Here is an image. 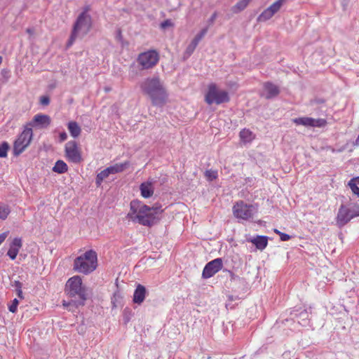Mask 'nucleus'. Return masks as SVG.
<instances>
[{"label":"nucleus","instance_id":"f257e3e1","mask_svg":"<svg viewBox=\"0 0 359 359\" xmlns=\"http://www.w3.org/2000/svg\"><path fill=\"white\" fill-rule=\"evenodd\" d=\"M65 292L71 299L69 302L63 301L62 305L65 308L71 310L69 307L72 306L77 308L85 304L87 299L86 288L83 285L80 276H74L67 280Z\"/></svg>","mask_w":359,"mask_h":359},{"label":"nucleus","instance_id":"f03ea898","mask_svg":"<svg viewBox=\"0 0 359 359\" xmlns=\"http://www.w3.org/2000/svg\"><path fill=\"white\" fill-rule=\"evenodd\" d=\"M127 218L135 223L149 227L156 224L160 219L159 217L155 216V214L151 212L149 206L138 200L130 202Z\"/></svg>","mask_w":359,"mask_h":359},{"label":"nucleus","instance_id":"7ed1b4c3","mask_svg":"<svg viewBox=\"0 0 359 359\" xmlns=\"http://www.w3.org/2000/svg\"><path fill=\"white\" fill-rule=\"evenodd\" d=\"M140 87L149 96L154 105L162 106L165 102L166 93L158 77L145 79L140 83Z\"/></svg>","mask_w":359,"mask_h":359},{"label":"nucleus","instance_id":"20e7f679","mask_svg":"<svg viewBox=\"0 0 359 359\" xmlns=\"http://www.w3.org/2000/svg\"><path fill=\"white\" fill-rule=\"evenodd\" d=\"M97 266V252L93 250H89L74 259L73 269L76 272L88 275L94 271Z\"/></svg>","mask_w":359,"mask_h":359},{"label":"nucleus","instance_id":"39448f33","mask_svg":"<svg viewBox=\"0 0 359 359\" xmlns=\"http://www.w3.org/2000/svg\"><path fill=\"white\" fill-rule=\"evenodd\" d=\"M92 26L91 17L87 13V10L81 12L74 24L73 29L67 43V48L71 47L76 38L83 37L90 30Z\"/></svg>","mask_w":359,"mask_h":359},{"label":"nucleus","instance_id":"423d86ee","mask_svg":"<svg viewBox=\"0 0 359 359\" xmlns=\"http://www.w3.org/2000/svg\"><path fill=\"white\" fill-rule=\"evenodd\" d=\"M359 216V205L349 203L341 205L336 217V222L339 227L346 225L354 217Z\"/></svg>","mask_w":359,"mask_h":359},{"label":"nucleus","instance_id":"0eeeda50","mask_svg":"<svg viewBox=\"0 0 359 359\" xmlns=\"http://www.w3.org/2000/svg\"><path fill=\"white\" fill-rule=\"evenodd\" d=\"M230 97L229 93L224 90L218 88L215 83H210L205 95V101L208 104H216L217 105L229 102Z\"/></svg>","mask_w":359,"mask_h":359},{"label":"nucleus","instance_id":"6e6552de","mask_svg":"<svg viewBox=\"0 0 359 359\" xmlns=\"http://www.w3.org/2000/svg\"><path fill=\"white\" fill-rule=\"evenodd\" d=\"M233 216L241 220L252 219L258 211L257 204H248L243 201H238L235 203L232 208Z\"/></svg>","mask_w":359,"mask_h":359},{"label":"nucleus","instance_id":"1a4fd4ad","mask_svg":"<svg viewBox=\"0 0 359 359\" xmlns=\"http://www.w3.org/2000/svg\"><path fill=\"white\" fill-rule=\"evenodd\" d=\"M32 130L31 128H25V130L19 135L13 144L14 156H19L29 145L32 139Z\"/></svg>","mask_w":359,"mask_h":359},{"label":"nucleus","instance_id":"9d476101","mask_svg":"<svg viewBox=\"0 0 359 359\" xmlns=\"http://www.w3.org/2000/svg\"><path fill=\"white\" fill-rule=\"evenodd\" d=\"M159 60V55L156 50H149L140 53L137 59L138 64L142 69H149L154 67Z\"/></svg>","mask_w":359,"mask_h":359},{"label":"nucleus","instance_id":"9b49d317","mask_svg":"<svg viewBox=\"0 0 359 359\" xmlns=\"http://www.w3.org/2000/svg\"><path fill=\"white\" fill-rule=\"evenodd\" d=\"M223 259L222 258H216L208 262L202 273V277L204 279H208L212 277L215 273L222 269Z\"/></svg>","mask_w":359,"mask_h":359},{"label":"nucleus","instance_id":"f8f14e48","mask_svg":"<svg viewBox=\"0 0 359 359\" xmlns=\"http://www.w3.org/2000/svg\"><path fill=\"white\" fill-rule=\"evenodd\" d=\"M65 150L66 157L69 161L74 163H79L81 161V155L76 141H69L67 142Z\"/></svg>","mask_w":359,"mask_h":359},{"label":"nucleus","instance_id":"ddd939ff","mask_svg":"<svg viewBox=\"0 0 359 359\" xmlns=\"http://www.w3.org/2000/svg\"><path fill=\"white\" fill-rule=\"evenodd\" d=\"M286 0H277L269 8L265 9L259 16L257 20L264 22L271 19L276 13H278Z\"/></svg>","mask_w":359,"mask_h":359},{"label":"nucleus","instance_id":"4468645a","mask_svg":"<svg viewBox=\"0 0 359 359\" xmlns=\"http://www.w3.org/2000/svg\"><path fill=\"white\" fill-rule=\"evenodd\" d=\"M292 319L297 320L298 323L303 327H306L309 325V313L306 309H294L291 313Z\"/></svg>","mask_w":359,"mask_h":359},{"label":"nucleus","instance_id":"2eb2a0df","mask_svg":"<svg viewBox=\"0 0 359 359\" xmlns=\"http://www.w3.org/2000/svg\"><path fill=\"white\" fill-rule=\"evenodd\" d=\"M50 123L51 120L49 116L38 114L34 116L33 119L28 125L35 128H46L50 126Z\"/></svg>","mask_w":359,"mask_h":359},{"label":"nucleus","instance_id":"dca6fc26","mask_svg":"<svg viewBox=\"0 0 359 359\" xmlns=\"http://www.w3.org/2000/svg\"><path fill=\"white\" fill-rule=\"evenodd\" d=\"M264 91L262 95L266 99H272L278 96L280 93L278 86L271 82H266L263 86Z\"/></svg>","mask_w":359,"mask_h":359},{"label":"nucleus","instance_id":"f3484780","mask_svg":"<svg viewBox=\"0 0 359 359\" xmlns=\"http://www.w3.org/2000/svg\"><path fill=\"white\" fill-rule=\"evenodd\" d=\"M22 246V241L20 238L16 237L13 240L7 252V255L11 259L14 260L16 258Z\"/></svg>","mask_w":359,"mask_h":359},{"label":"nucleus","instance_id":"a211bd4d","mask_svg":"<svg viewBox=\"0 0 359 359\" xmlns=\"http://www.w3.org/2000/svg\"><path fill=\"white\" fill-rule=\"evenodd\" d=\"M154 180H149L140 184V189L142 197L148 198L152 196L154 194Z\"/></svg>","mask_w":359,"mask_h":359},{"label":"nucleus","instance_id":"6ab92c4d","mask_svg":"<svg viewBox=\"0 0 359 359\" xmlns=\"http://www.w3.org/2000/svg\"><path fill=\"white\" fill-rule=\"evenodd\" d=\"M268 238L269 237L266 236L257 235L249 239L248 241L255 245L257 250L262 251L268 245Z\"/></svg>","mask_w":359,"mask_h":359},{"label":"nucleus","instance_id":"aec40b11","mask_svg":"<svg viewBox=\"0 0 359 359\" xmlns=\"http://www.w3.org/2000/svg\"><path fill=\"white\" fill-rule=\"evenodd\" d=\"M146 296V288L144 286L138 284L133 294V301L135 304H142Z\"/></svg>","mask_w":359,"mask_h":359},{"label":"nucleus","instance_id":"412c9836","mask_svg":"<svg viewBox=\"0 0 359 359\" xmlns=\"http://www.w3.org/2000/svg\"><path fill=\"white\" fill-rule=\"evenodd\" d=\"M129 161H125L121 163H116L113 165L108 167L107 168L109 169L110 174H116L123 172L129 166Z\"/></svg>","mask_w":359,"mask_h":359},{"label":"nucleus","instance_id":"4be33fe9","mask_svg":"<svg viewBox=\"0 0 359 359\" xmlns=\"http://www.w3.org/2000/svg\"><path fill=\"white\" fill-rule=\"evenodd\" d=\"M68 130L70 133V135L76 138L79 137L81 134V129L79 124L76 121H70L67 125Z\"/></svg>","mask_w":359,"mask_h":359},{"label":"nucleus","instance_id":"5701e85b","mask_svg":"<svg viewBox=\"0 0 359 359\" xmlns=\"http://www.w3.org/2000/svg\"><path fill=\"white\" fill-rule=\"evenodd\" d=\"M68 170V166L65 162L62 160H58L55 162L53 168V171L58 174H63Z\"/></svg>","mask_w":359,"mask_h":359},{"label":"nucleus","instance_id":"b1692460","mask_svg":"<svg viewBox=\"0 0 359 359\" xmlns=\"http://www.w3.org/2000/svg\"><path fill=\"white\" fill-rule=\"evenodd\" d=\"M240 138L241 141L245 143H249L253 140L255 136L250 130L248 129H243L239 133Z\"/></svg>","mask_w":359,"mask_h":359},{"label":"nucleus","instance_id":"393cba45","mask_svg":"<svg viewBox=\"0 0 359 359\" xmlns=\"http://www.w3.org/2000/svg\"><path fill=\"white\" fill-rule=\"evenodd\" d=\"M292 121L296 124V125H302V126H306V127H311V123H312V118L311 117H299V118H295L292 120Z\"/></svg>","mask_w":359,"mask_h":359},{"label":"nucleus","instance_id":"a878e982","mask_svg":"<svg viewBox=\"0 0 359 359\" xmlns=\"http://www.w3.org/2000/svg\"><path fill=\"white\" fill-rule=\"evenodd\" d=\"M357 184H359V177L351 179L348 183V185L351 189L352 192L358 197H359V187L357 186Z\"/></svg>","mask_w":359,"mask_h":359},{"label":"nucleus","instance_id":"bb28decb","mask_svg":"<svg viewBox=\"0 0 359 359\" xmlns=\"http://www.w3.org/2000/svg\"><path fill=\"white\" fill-rule=\"evenodd\" d=\"M109 175V170L107 168L99 172L95 178V184L97 187H100L102 184L103 180Z\"/></svg>","mask_w":359,"mask_h":359},{"label":"nucleus","instance_id":"cd10ccee","mask_svg":"<svg viewBox=\"0 0 359 359\" xmlns=\"http://www.w3.org/2000/svg\"><path fill=\"white\" fill-rule=\"evenodd\" d=\"M250 0H241L237 2L233 7L232 11L235 13H239L244 10L248 5Z\"/></svg>","mask_w":359,"mask_h":359},{"label":"nucleus","instance_id":"c85d7f7f","mask_svg":"<svg viewBox=\"0 0 359 359\" xmlns=\"http://www.w3.org/2000/svg\"><path fill=\"white\" fill-rule=\"evenodd\" d=\"M10 212L11 210L8 205L0 203V219H6Z\"/></svg>","mask_w":359,"mask_h":359},{"label":"nucleus","instance_id":"c756f323","mask_svg":"<svg viewBox=\"0 0 359 359\" xmlns=\"http://www.w3.org/2000/svg\"><path fill=\"white\" fill-rule=\"evenodd\" d=\"M10 148L7 142H2L0 144V158H5L8 155V151Z\"/></svg>","mask_w":359,"mask_h":359},{"label":"nucleus","instance_id":"7c9ffc66","mask_svg":"<svg viewBox=\"0 0 359 359\" xmlns=\"http://www.w3.org/2000/svg\"><path fill=\"white\" fill-rule=\"evenodd\" d=\"M205 176L209 182H212L217 178L218 173L217 171L215 170H207L205 172Z\"/></svg>","mask_w":359,"mask_h":359},{"label":"nucleus","instance_id":"2f4dec72","mask_svg":"<svg viewBox=\"0 0 359 359\" xmlns=\"http://www.w3.org/2000/svg\"><path fill=\"white\" fill-rule=\"evenodd\" d=\"M311 127H324L327 124V121L324 118H312Z\"/></svg>","mask_w":359,"mask_h":359},{"label":"nucleus","instance_id":"473e14b6","mask_svg":"<svg viewBox=\"0 0 359 359\" xmlns=\"http://www.w3.org/2000/svg\"><path fill=\"white\" fill-rule=\"evenodd\" d=\"M197 44L194 43L193 41L190 43V44L187 46L185 53L187 55V56H190L194 51L195 50L196 48L197 47Z\"/></svg>","mask_w":359,"mask_h":359},{"label":"nucleus","instance_id":"72a5a7b5","mask_svg":"<svg viewBox=\"0 0 359 359\" xmlns=\"http://www.w3.org/2000/svg\"><path fill=\"white\" fill-rule=\"evenodd\" d=\"M18 304L19 301L16 298H15L12 301V304L8 306L9 311L13 313H15L17 311Z\"/></svg>","mask_w":359,"mask_h":359},{"label":"nucleus","instance_id":"f704fd0d","mask_svg":"<svg viewBox=\"0 0 359 359\" xmlns=\"http://www.w3.org/2000/svg\"><path fill=\"white\" fill-rule=\"evenodd\" d=\"M150 208L151 209V212L155 214V216L158 217V215L163 212V210L161 209V206L159 205H155Z\"/></svg>","mask_w":359,"mask_h":359},{"label":"nucleus","instance_id":"c9c22d12","mask_svg":"<svg viewBox=\"0 0 359 359\" xmlns=\"http://www.w3.org/2000/svg\"><path fill=\"white\" fill-rule=\"evenodd\" d=\"M173 25L172 21L169 19L164 20L160 25V27L163 29H166L168 27H172Z\"/></svg>","mask_w":359,"mask_h":359},{"label":"nucleus","instance_id":"e433bc0d","mask_svg":"<svg viewBox=\"0 0 359 359\" xmlns=\"http://www.w3.org/2000/svg\"><path fill=\"white\" fill-rule=\"evenodd\" d=\"M50 103V98L48 96L44 95L40 97V104L43 106H47Z\"/></svg>","mask_w":359,"mask_h":359},{"label":"nucleus","instance_id":"4c0bfd02","mask_svg":"<svg viewBox=\"0 0 359 359\" xmlns=\"http://www.w3.org/2000/svg\"><path fill=\"white\" fill-rule=\"evenodd\" d=\"M11 286L15 287L16 291L20 290L22 287V284L19 280H15L11 283Z\"/></svg>","mask_w":359,"mask_h":359},{"label":"nucleus","instance_id":"58836bf2","mask_svg":"<svg viewBox=\"0 0 359 359\" xmlns=\"http://www.w3.org/2000/svg\"><path fill=\"white\" fill-rule=\"evenodd\" d=\"M291 238V236L287 234V233H280V238L282 241H287L288 240H290Z\"/></svg>","mask_w":359,"mask_h":359},{"label":"nucleus","instance_id":"ea45409f","mask_svg":"<svg viewBox=\"0 0 359 359\" xmlns=\"http://www.w3.org/2000/svg\"><path fill=\"white\" fill-rule=\"evenodd\" d=\"M208 32V27L202 29L199 33L196 34L200 39H203Z\"/></svg>","mask_w":359,"mask_h":359},{"label":"nucleus","instance_id":"a19ab883","mask_svg":"<svg viewBox=\"0 0 359 359\" xmlns=\"http://www.w3.org/2000/svg\"><path fill=\"white\" fill-rule=\"evenodd\" d=\"M59 138L60 142L65 141L67 138V133L65 131L60 133L59 135Z\"/></svg>","mask_w":359,"mask_h":359},{"label":"nucleus","instance_id":"79ce46f5","mask_svg":"<svg viewBox=\"0 0 359 359\" xmlns=\"http://www.w3.org/2000/svg\"><path fill=\"white\" fill-rule=\"evenodd\" d=\"M8 235L7 232H4L0 234V245L5 241Z\"/></svg>","mask_w":359,"mask_h":359},{"label":"nucleus","instance_id":"37998d69","mask_svg":"<svg viewBox=\"0 0 359 359\" xmlns=\"http://www.w3.org/2000/svg\"><path fill=\"white\" fill-rule=\"evenodd\" d=\"M16 293H17V295L18 297L21 299H24V295H23V293H22V288L20 289V290H16Z\"/></svg>","mask_w":359,"mask_h":359},{"label":"nucleus","instance_id":"c03bdc74","mask_svg":"<svg viewBox=\"0 0 359 359\" xmlns=\"http://www.w3.org/2000/svg\"><path fill=\"white\" fill-rule=\"evenodd\" d=\"M8 73H9V72L5 69L1 71L2 76L6 79L8 78Z\"/></svg>","mask_w":359,"mask_h":359},{"label":"nucleus","instance_id":"a18cd8bd","mask_svg":"<svg viewBox=\"0 0 359 359\" xmlns=\"http://www.w3.org/2000/svg\"><path fill=\"white\" fill-rule=\"evenodd\" d=\"M217 18V13H214L212 16L210 17V18L209 19V22L210 23H213V22L215 21V20Z\"/></svg>","mask_w":359,"mask_h":359},{"label":"nucleus","instance_id":"49530a36","mask_svg":"<svg viewBox=\"0 0 359 359\" xmlns=\"http://www.w3.org/2000/svg\"><path fill=\"white\" fill-rule=\"evenodd\" d=\"M201 39H200L198 36H197L196 35L195 36V37L193 39V41L194 43H196L197 45L198 44V43L201 41Z\"/></svg>","mask_w":359,"mask_h":359},{"label":"nucleus","instance_id":"de8ad7c7","mask_svg":"<svg viewBox=\"0 0 359 359\" xmlns=\"http://www.w3.org/2000/svg\"><path fill=\"white\" fill-rule=\"evenodd\" d=\"M349 0H341L342 6L345 8L348 3Z\"/></svg>","mask_w":359,"mask_h":359},{"label":"nucleus","instance_id":"09e8293b","mask_svg":"<svg viewBox=\"0 0 359 359\" xmlns=\"http://www.w3.org/2000/svg\"><path fill=\"white\" fill-rule=\"evenodd\" d=\"M26 32H27L28 34H32L34 33L33 29H31V28H27V30H26Z\"/></svg>","mask_w":359,"mask_h":359},{"label":"nucleus","instance_id":"8fccbe9b","mask_svg":"<svg viewBox=\"0 0 359 359\" xmlns=\"http://www.w3.org/2000/svg\"><path fill=\"white\" fill-rule=\"evenodd\" d=\"M354 144L355 146H359V134H358V137L356 138V140H355V141L354 142Z\"/></svg>","mask_w":359,"mask_h":359},{"label":"nucleus","instance_id":"3c124183","mask_svg":"<svg viewBox=\"0 0 359 359\" xmlns=\"http://www.w3.org/2000/svg\"><path fill=\"white\" fill-rule=\"evenodd\" d=\"M117 38H118V39H121V38H122L121 32L120 30H118V31Z\"/></svg>","mask_w":359,"mask_h":359},{"label":"nucleus","instance_id":"603ef678","mask_svg":"<svg viewBox=\"0 0 359 359\" xmlns=\"http://www.w3.org/2000/svg\"><path fill=\"white\" fill-rule=\"evenodd\" d=\"M237 299H238V297H236L235 298L233 296H229V299L231 300V301H233V300Z\"/></svg>","mask_w":359,"mask_h":359},{"label":"nucleus","instance_id":"864d4df0","mask_svg":"<svg viewBox=\"0 0 359 359\" xmlns=\"http://www.w3.org/2000/svg\"><path fill=\"white\" fill-rule=\"evenodd\" d=\"M274 232H275L276 234L279 235V236H280V233H282L281 231H279V230H278V229H275V230H274Z\"/></svg>","mask_w":359,"mask_h":359},{"label":"nucleus","instance_id":"5fc2aeb1","mask_svg":"<svg viewBox=\"0 0 359 359\" xmlns=\"http://www.w3.org/2000/svg\"><path fill=\"white\" fill-rule=\"evenodd\" d=\"M2 60H3V58H2V57H1V56H0V65H1V62H2Z\"/></svg>","mask_w":359,"mask_h":359}]
</instances>
